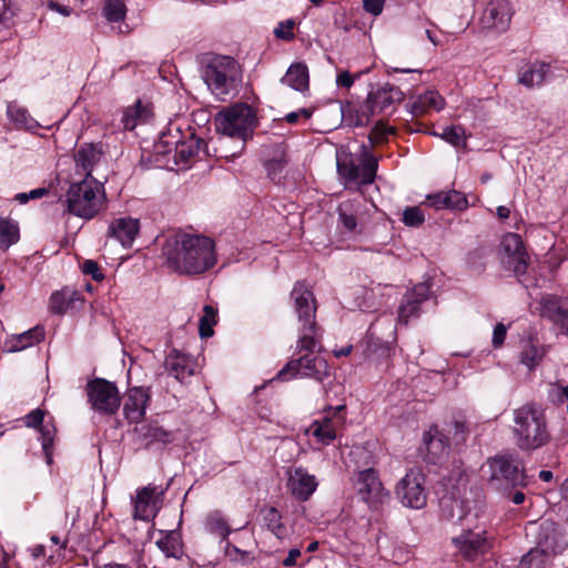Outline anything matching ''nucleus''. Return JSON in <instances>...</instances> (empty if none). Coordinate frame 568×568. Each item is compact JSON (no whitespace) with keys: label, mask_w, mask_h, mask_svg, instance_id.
I'll return each instance as SVG.
<instances>
[{"label":"nucleus","mask_w":568,"mask_h":568,"mask_svg":"<svg viewBox=\"0 0 568 568\" xmlns=\"http://www.w3.org/2000/svg\"><path fill=\"white\" fill-rule=\"evenodd\" d=\"M294 301V308L297 314L301 328L296 348L298 352L313 353L321 339V328L317 326L316 304L313 292L304 282H297L291 293ZM329 376L327 361L317 355L305 354L298 358L291 359L277 373V378L288 381L292 378H313L323 382Z\"/></svg>","instance_id":"obj_1"},{"label":"nucleus","mask_w":568,"mask_h":568,"mask_svg":"<svg viewBox=\"0 0 568 568\" xmlns=\"http://www.w3.org/2000/svg\"><path fill=\"white\" fill-rule=\"evenodd\" d=\"M162 255L168 266L181 275H201L217 262L214 241L199 234L176 233L168 237Z\"/></svg>","instance_id":"obj_2"},{"label":"nucleus","mask_w":568,"mask_h":568,"mask_svg":"<svg viewBox=\"0 0 568 568\" xmlns=\"http://www.w3.org/2000/svg\"><path fill=\"white\" fill-rule=\"evenodd\" d=\"M456 484L439 498L440 517L453 524L471 525L479 518L484 497L477 487L468 486L465 474L457 471Z\"/></svg>","instance_id":"obj_3"},{"label":"nucleus","mask_w":568,"mask_h":568,"mask_svg":"<svg viewBox=\"0 0 568 568\" xmlns=\"http://www.w3.org/2000/svg\"><path fill=\"white\" fill-rule=\"evenodd\" d=\"M511 434L515 445L523 452H534L551 440L545 410L531 403L514 409Z\"/></svg>","instance_id":"obj_4"},{"label":"nucleus","mask_w":568,"mask_h":568,"mask_svg":"<svg viewBox=\"0 0 568 568\" xmlns=\"http://www.w3.org/2000/svg\"><path fill=\"white\" fill-rule=\"evenodd\" d=\"M374 144H339L336 165L341 176L349 182L371 184L377 172V159L372 153Z\"/></svg>","instance_id":"obj_5"},{"label":"nucleus","mask_w":568,"mask_h":568,"mask_svg":"<svg viewBox=\"0 0 568 568\" xmlns=\"http://www.w3.org/2000/svg\"><path fill=\"white\" fill-rule=\"evenodd\" d=\"M104 201V186L95 178L72 182L65 194L68 212L87 220L93 219L102 210Z\"/></svg>","instance_id":"obj_6"},{"label":"nucleus","mask_w":568,"mask_h":568,"mask_svg":"<svg viewBox=\"0 0 568 568\" xmlns=\"http://www.w3.org/2000/svg\"><path fill=\"white\" fill-rule=\"evenodd\" d=\"M256 123L254 110L245 103L230 106L215 116V126L219 132L231 139L243 141L252 138Z\"/></svg>","instance_id":"obj_7"},{"label":"nucleus","mask_w":568,"mask_h":568,"mask_svg":"<svg viewBox=\"0 0 568 568\" xmlns=\"http://www.w3.org/2000/svg\"><path fill=\"white\" fill-rule=\"evenodd\" d=\"M403 100V91L389 83L372 90L356 110V124L364 125L374 115L392 113Z\"/></svg>","instance_id":"obj_8"},{"label":"nucleus","mask_w":568,"mask_h":568,"mask_svg":"<svg viewBox=\"0 0 568 568\" xmlns=\"http://www.w3.org/2000/svg\"><path fill=\"white\" fill-rule=\"evenodd\" d=\"M545 536H539L538 546L530 549L520 560L519 568H550L558 551L557 532L552 523L541 524Z\"/></svg>","instance_id":"obj_9"},{"label":"nucleus","mask_w":568,"mask_h":568,"mask_svg":"<svg viewBox=\"0 0 568 568\" xmlns=\"http://www.w3.org/2000/svg\"><path fill=\"white\" fill-rule=\"evenodd\" d=\"M85 393L92 409L100 414L113 415L121 405L116 385L104 378H94L88 382Z\"/></svg>","instance_id":"obj_10"},{"label":"nucleus","mask_w":568,"mask_h":568,"mask_svg":"<svg viewBox=\"0 0 568 568\" xmlns=\"http://www.w3.org/2000/svg\"><path fill=\"white\" fill-rule=\"evenodd\" d=\"M452 542L459 554L467 560H475L489 549L484 525L473 521L471 525H463L462 532L453 537Z\"/></svg>","instance_id":"obj_11"},{"label":"nucleus","mask_w":568,"mask_h":568,"mask_svg":"<svg viewBox=\"0 0 568 568\" xmlns=\"http://www.w3.org/2000/svg\"><path fill=\"white\" fill-rule=\"evenodd\" d=\"M489 483L496 489H508L525 485V475L513 456H498L488 460Z\"/></svg>","instance_id":"obj_12"},{"label":"nucleus","mask_w":568,"mask_h":568,"mask_svg":"<svg viewBox=\"0 0 568 568\" xmlns=\"http://www.w3.org/2000/svg\"><path fill=\"white\" fill-rule=\"evenodd\" d=\"M170 145L154 144L156 152L150 162L170 171L183 170L187 168L190 159L199 152L201 146V144H173L174 148H169Z\"/></svg>","instance_id":"obj_13"},{"label":"nucleus","mask_w":568,"mask_h":568,"mask_svg":"<svg viewBox=\"0 0 568 568\" xmlns=\"http://www.w3.org/2000/svg\"><path fill=\"white\" fill-rule=\"evenodd\" d=\"M396 495L402 504L420 509L426 505L425 475L417 468L410 469L397 484Z\"/></svg>","instance_id":"obj_14"},{"label":"nucleus","mask_w":568,"mask_h":568,"mask_svg":"<svg viewBox=\"0 0 568 568\" xmlns=\"http://www.w3.org/2000/svg\"><path fill=\"white\" fill-rule=\"evenodd\" d=\"M154 122L153 106L149 102L138 100L133 105L121 111L118 128L124 131L139 130L135 135L148 140V135H143Z\"/></svg>","instance_id":"obj_15"},{"label":"nucleus","mask_w":568,"mask_h":568,"mask_svg":"<svg viewBox=\"0 0 568 568\" xmlns=\"http://www.w3.org/2000/svg\"><path fill=\"white\" fill-rule=\"evenodd\" d=\"M234 60L223 57L210 62L203 71V80L220 99H224L230 92V80L234 70Z\"/></svg>","instance_id":"obj_16"},{"label":"nucleus","mask_w":568,"mask_h":568,"mask_svg":"<svg viewBox=\"0 0 568 568\" xmlns=\"http://www.w3.org/2000/svg\"><path fill=\"white\" fill-rule=\"evenodd\" d=\"M372 210H376L375 205L359 197L343 201L337 206L339 225L347 232H355L358 225L367 222Z\"/></svg>","instance_id":"obj_17"},{"label":"nucleus","mask_w":568,"mask_h":568,"mask_svg":"<svg viewBox=\"0 0 568 568\" xmlns=\"http://www.w3.org/2000/svg\"><path fill=\"white\" fill-rule=\"evenodd\" d=\"M355 487L361 499L371 508H376L388 497L376 470L373 468L357 473Z\"/></svg>","instance_id":"obj_18"},{"label":"nucleus","mask_w":568,"mask_h":568,"mask_svg":"<svg viewBox=\"0 0 568 568\" xmlns=\"http://www.w3.org/2000/svg\"><path fill=\"white\" fill-rule=\"evenodd\" d=\"M343 409H345V405L329 408L325 416L315 419L310 425L306 434L324 446L329 445L336 438L337 428L344 423V417L339 415Z\"/></svg>","instance_id":"obj_19"},{"label":"nucleus","mask_w":568,"mask_h":568,"mask_svg":"<svg viewBox=\"0 0 568 568\" xmlns=\"http://www.w3.org/2000/svg\"><path fill=\"white\" fill-rule=\"evenodd\" d=\"M151 399L150 389L142 386L128 388L124 395L123 415L131 424L140 423Z\"/></svg>","instance_id":"obj_20"},{"label":"nucleus","mask_w":568,"mask_h":568,"mask_svg":"<svg viewBox=\"0 0 568 568\" xmlns=\"http://www.w3.org/2000/svg\"><path fill=\"white\" fill-rule=\"evenodd\" d=\"M501 250L508 258L507 263L513 265L515 275H524L527 272L530 257L525 250L521 237L516 233H507L501 240Z\"/></svg>","instance_id":"obj_21"},{"label":"nucleus","mask_w":568,"mask_h":568,"mask_svg":"<svg viewBox=\"0 0 568 568\" xmlns=\"http://www.w3.org/2000/svg\"><path fill=\"white\" fill-rule=\"evenodd\" d=\"M511 16L508 0H490L481 17L483 28L504 32L509 28Z\"/></svg>","instance_id":"obj_22"},{"label":"nucleus","mask_w":568,"mask_h":568,"mask_svg":"<svg viewBox=\"0 0 568 568\" xmlns=\"http://www.w3.org/2000/svg\"><path fill=\"white\" fill-rule=\"evenodd\" d=\"M75 171L83 178H93L92 172L103 162L104 152L98 144H80L73 153Z\"/></svg>","instance_id":"obj_23"},{"label":"nucleus","mask_w":568,"mask_h":568,"mask_svg":"<svg viewBox=\"0 0 568 568\" xmlns=\"http://www.w3.org/2000/svg\"><path fill=\"white\" fill-rule=\"evenodd\" d=\"M287 488L298 500H307L317 488L315 476L307 473L303 467H295L287 473Z\"/></svg>","instance_id":"obj_24"},{"label":"nucleus","mask_w":568,"mask_h":568,"mask_svg":"<svg viewBox=\"0 0 568 568\" xmlns=\"http://www.w3.org/2000/svg\"><path fill=\"white\" fill-rule=\"evenodd\" d=\"M430 285L426 282L419 283L408 291L398 310V321L407 324L412 317L419 314V305L429 297Z\"/></svg>","instance_id":"obj_25"},{"label":"nucleus","mask_w":568,"mask_h":568,"mask_svg":"<svg viewBox=\"0 0 568 568\" xmlns=\"http://www.w3.org/2000/svg\"><path fill=\"white\" fill-rule=\"evenodd\" d=\"M140 231V222L131 216L112 220L108 226L106 235L118 241L123 247L132 246Z\"/></svg>","instance_id":"obj_26"},{"label":"nucleus","mask_w":568,"mask_h":568,"mask_svg":"<svg viewBox=\"0 0 568 568\" xmlns=\"http://www.w3.org/2000/svg\"><path fill=\"white\" fill-rule=\"evenodd\" d=\"M423 442L426 449L425 458L428 463L436 464L448 454V436L437 426H432L424 434Z\"/></svg>","instance_id":"obj_27"},{"label":"nucleus","mask_w":568,"mask_h":568,"mask_svg":"<svg viewBox=\"0 0 568 568\" xmlns=\"http://www.w3.org/2000/svg\"><path fill=\"white\" fill-rule=\"evenodd\" d=\"M426 204L435 210H458L467 209L468 201L463 193L450 190L448 192L439 191L426 196Z\"/></svg>","instance_id":"obj_28"},{"label":"nucleus","mask_w":568,"mask_h":568,"mask_svg":"<svg viewBox=\"0 0 568 568\" xmlns=\"http://www.w3.org/2000/svg\"><path fill=\"white\" fill-rule=\"evenodd\" d=\"M445 105L444 98L434 90H427L419 94L412 103L406 104L408 113L414 116H422L429 111H440Z\"/></svg>","instance_id":"obj_29"},{"label":"nucleus","mask_w":568,"mask_h":568,"mask_svg":"<svg viewBox=\"0 0 568 568\" xmlns=\"http://www.w3.org/2000/svg\"><path fill=\"white\" fill-rule=\"evenodd\" d=\"M541 314L568 334V300L548 296L542 300Z\"/></svg>","instance_id":"obj_30"},{"label":"nucleus","mask_w":568,"mask_h":568,"mask_svg":"<svg viewBox=\"0 0 568 568\" xmlns=\"http://www.w3.org/2000/svg\"><path fill=\"white\" fill-rule=\"evenodd\" d=\"M165 366L169 374L180 382H184L195 372L194 361L190 356L182 354L176 349H173L168 355Z\"/></svg>","instance_id":"obj_31"},{"label":"nucleus","mask_w":568,"mask_h":568,"mask_svg":"<svg viewBox=\"0 0 568 568\" xmlns=\"http://www.w3.org/2000/svg\"><path fill=\"white\" fill-rule=\"evenodd\" d=\"M44 338V329L41 326H34L21 334L12 335L4 342V348L10 353L21 352L40 343Z\"/></svg>","instance_id":"obj_32"},{"label":"nucleus","mask_w":568,"mask_h":568,"mask_svg":"<svg viewBox=\"0 0 568 568\" xmlns=\"http://www.w3.org/2000/svg\"><path fill=\"white\" fill-rule=\"evenodd\" d=\"M154 488L144 487L136 494L134 518L150 520L155 516Z\"/></svg>","instance_id":"obj_33"},{"label":"nucleus","mask_w":568,"mask_h":568,"mask_svg":"<svg viewBox=\"0 0 568 568\" xmlns=\"http://www.w3.org/2000/svg\"><path fill=\"white\" fill-rule=\"evenodd\" d=\"M308 68L303 62H295L290 65L286 74L282 78L281 82L296 91H305L308 89Z\"/></svg>","instance_id":"obj_34"},{"label":"nucleus","mask_w":568,"mask_h":568,"mask_svg":"<svg viewBox=\"0 0 568 568\" xmlns=\"http://www.w3.org/2000/svg\"><path fill=\"white\" fill-rule=\"evenodd\" d=\"M549 71V64L544 62H534L531 64H527L519 72V83L531 88L535 85H540L547 72Z\"/></svg>","instance_id":"obj_35"},{"label":"nucleus","mask_w":568,"mask_h":568,"mask_svg":"<svg viewBox=\"0 0 568 568\" xmlns=\"http://www.w3.org/2000/svg\"><path fill=\"white\" fill-rule=\"evenodd\" d=\"M140 437L145 442V446L160 443L166 444L171 442V434L156 424L142 425L136 429Z\"/></svg>","instance_id":"obj_36"},{"label":"nucleus","mask_w":568,"mask_h":568,"mask_svg":"<svg viewBox=\"0 0 568 568\" xmlns=\"http://www.w3.org/2000/svg\"><path fill=\"white\" fill-rule=\"evenodd\" d=\"M156 545L166 557L179 559L183 555L181 538L175 531L168 532L156 541Z\"/></svg>","instance_id":"obj_37"},{"label":"nucleus","mask_w":568,"mask_h":568,"mask_svg":"<svg viewBox=\"0 0 568 568\" xmlns=\"http://www.w3.org/2000/svg\"><path fill=\"white\" fill-rule=\"evenodd\" d=\"M19 226L10 219H0V248L7 251L19 241Z\"/></svg>","instance_id":"obj_38"},{"label":"nucleus","mask_w":568,"mask_h":568,"mask_svg":"<svg viewBox=\"0 0 568 568\" xmlns=\"http://www.w3.org/2000/svg\"><path fill=\"white\" fill-rule=\"evenodd\" d=\"M263 521L267 529L277 538H283L286 535V527L282 523L281 513L275 507H268L262 510Z\"/></svg>","instance_id":"obj_39"},{"label":"nucleus","mask_w":568,"mask_h":568,"mask_svg":"<svg viewBox=\"0 0 568 568\" xmlns=\"http://www.w3.org/2000/svg\"><path fill=\"white\" fill-rule=\"evenodd\" d=\"M205 527L211 534L220 536L222 540H226V537L231 532L227 521L220 511H212L207 515Z\"/></svg>","instance_id":"obj_40"},{"label":"nucleus","mask_w":568,"mask_h":568,"mask_svg":"<svg viewBox=\"0 0 568 568\" xmlns=\"http://www.w3.org/2000/svg\"><path fill=\"white\" fill-rule=\"evenodd\" d=\"M8 115L11 121H13L17 125H19L22 129L31 131L38 128L37 121L30 118L28 111L16 103H10L8 105Z\"/></svg>","instance_id":"obj_41"},{"label":"nucleus","mask_w":568,"mask_h":568,"mask_svg":"<svg viewBox=\"0 0 568 568\" xmlns=\"http://www.w3.org/2000/svg\"><path fill=\"white\" fill-rule=\"evenodd\" d=\"M217 311L212 305L203 307V315L200 317L199 332L202 338L211 337L214 333L213 326L216 324Z\"/></svg>","instance_id":"obj_42"},{"label":"nucleus","mask_w":568,"mask_h":568,"mask_svg":"<svg viewBox=\"0 0 568 568\" xmlns=\"http://www.w3.org/2000/svg\"><path fill=\"white\" fill-rule=\"evenodd\" d=\"M126 13L125 0H105L103 16L109 22H118L124 19Z\"/></svg>","instance_id":"obj_43"},{"label":"nucleus","mask_w":568,"mask_h":568,"mask_svg":"<svg viewBox=\"0 0 568 568\" xmlns=\"http://www.w3.org/2000/svg\"><path fill=\"white\" fill-rule=\"evenodd\" d=\"M544 354V349L537 347L531 342H527L521 351V363L529 369H532L542 358Z\"/></svg>","instance_id":"obj_44"},{"label":"nucleus","mask_w":568,"mask_h":568,"mask_svg":"<svg viewBox=\"0 0 568 568\" xmlns=\"http://www.w3.org/2000/svg\"><path fill=\"white\" fill-rule=\"evenodd\" d=\"M444 433L448 436L449 440L458 445L466 440L468 428L465 422L454 420L446 425Z\"/></svg>","instance_id":"obj_45"},{"label":"nucleus","mask_w":568,"mask_h":568,"mask_svg":"<svg viewBox=\"0 0 568 568\" xmlns=\"http://www.w3.org/2000/svg\"><path fill=\"white\" fill-rule=\"evenodd\" d=\"M42 449L45 455L47 464L52 463V447L54 442L55 429L53 426L43 425L40 427Z\"/></svg>","instance_id":"obj_46"},{"label":"nucleus","mask_w":568,"mask_h":568,"mask_svg":"<svg viewBox=\"0 0 568 568\" xmlns=\"http://www.w3.org/2000/svg\"><path fill=\"white\" fill-rule=\"evenodd\" d=\"M402 221L406 226L417 227L425 222V215L418 206H409L404 210Z\"/></svg>","instance_id":"obj_47"},{"label":"nucleus","mask_w":568,"mask_h":568,"mask_svg":"<svg viewBox=\"0 0 568 568\" xmlns=\"http://www.w3.org/2000/svg\"><path fill=\"white\" fill-rule=\"evenodd\" d=\"M440 136L446 140V142H460L467 139L466 130L460 125L445 128Z\"/></svg>","instance_id":"obj_48"},{"label":"nucleus","mask_w":568,"mask_h":568,"mask_svg":"<svg viewBox=\"0 0 568 568\" xmlns=\"http://www.w3.org/2000/svg\"><path fill=\"white\" fill-rule=\"evenodd\" d=\"M396 136V130L394 126H389L386 123L378 121L369 135V141L378 140L382 138Z\"/></svg>","instance_id":"obj_49"},{"label":"nucleus","mask_w":568,"mask_h":568,"mask_svg":"<svg viewBox=\"0 0 568 568\" xmlns=\"http://www.w3.org/2000/svg\"><path fill=\"white\" fill-rule=\"evenodd\" d=\"M225 555L235 561H247L251 556L246 550H242L235 545H232L230 541L225 540Z\"/></svg>","instance_id":"obj_50"},{"label":"nucleus","mask_w":568,"mask_h":568,"mask_svg":"<svg viewBox=\"0 0 568 568\" xmlns=\"http://www.w3.org/2000/svg\"><path fill=\"white\" fill-rule=\"evenodd\" d=\"M50 310L55 314H63L67 310V298L64 293L55 292L50 297Z\"/></svg>","instance_id":"obj_51"},{"label":"nucleus","mask_w":568,"mask_h":568,"mask_svg":"<svg viewBox=\"0 0 568 568\" xmlns=\"http://www.w3.org/2000/svg\"><path fill=\"white\" fill-rule=\"evenodd\" d=\"M82 272L85 275H90L94 281H102L104 278L103 273L97 262L92 260H85L82 264Z\"/></svg>","instance_id":"obj_52"},{"label":"nucleus","mask_w":568,"mask_h":568,"mask_svg":"<svg viewBox=\"0 0 568 568\" xmlns=\"http://www.w3.org/2000/svg\"><path fill=\"white\" fill-rule=\"evenodd\" d=\"M293 28L294 22L292 20H287L286 22L280 23V26L274 30V33L280 39L291 40L294 38Z\"/></svg>","instance_id":"obj_53"},{"label":"nucleus","mask_w":568,"mask_h":568,"mask_svg":"<svg viewBox=\"0 0 568 568\" xmlns=\"http://www.w3.org/2000/svg\"><path fill=\"white\" fill-rule=\"evenodd\" d=\"M43 419H44V413L43 410L37 408V409H33L32 412H30L27 416H26V425L28 427H33V428H40L41 426H43Z\"/></svg>","instance_id":"obj_54"},{"label":"nucleus","mask_w":568,"mask_h":568,"mask_svg":"<svg viewBox=\"0 0 568 568\" xmlns=\"http://www.w3.org/2000/svg\"><path fill=\"white\" fill-rule=\"evenodd\" d=\"M363 8L373 16H379L384 8V0H363Z\"/></svg>","instance_id":"obj_55"},{"label":"nucleus","mask_w":568,"mask_h":568,"mask_svg":"<svg viewBox=\"0 0 568 568\" xmlns=\"http://www.w3.org/2000/svg\"><path fill=\"white\" fill-rule=\"evenodd\" d=\"M507 328L504 324L499 323L494 328L493 334V344L495 347H499L503 345L506 338Z\"/></svg>","instance_id":"obj_56"},{"label":"nucleus","mask_w":568,"mask_h":568,"mask_svg":"<svg viewBox=\"0 0 568 568\" xmlns=\"http://www.w3.org/2000/svg\"><path fill=\"white\" fill-rule=\"evenodd\" d=\"M361 73H357L353 77L348 71L341 72L336 78V83L338 87L351 88L356 78H359Z\"/></svg>","instance_id":"obj_57"},{"label":"nucleus","mask_w":568,"mask_h":568,"mask_svg":"<svg viewBox=\"0 0 568 568\" xmlns=\"http://www.w3.org/2000/svg\"><path fill=\"white\" fill-rule=\"evenodd\" d=\"M551 396L558 402L564 403L568 400V386L554 385L551 388Z\"/></svg>","instance_id":"obj_58"},{"label":"nucleus","mask_w":568,"mask_h":568,"mask_svg":"<svg viewBox=\"0 0 568 568\" xmlns=\"http://www.w3.org/2000/svg\"><path fill=\"white\" fill-rule=\"evenodd\" d=\"M301 116L307 120L311 116V111L308 109H301L286 114L285 119L288 123H296Z\"/></svg>","instance_id":"obj_59"},{"label":"nucleus","mask_w":568,"mask_h":568,"mask_svg":"<svg viewBox=\"0 0 568 568\" xmlns=\"http://www.w3.org/2000/svg\"><path fill=\"white\" fill-rule=\"evenodd\" d=\"M284 161L282 159H272L266 160L264 165L266 170L268 171V174H275L277 171H281L283 168Z\"/></svg>","instance_id":"obj_60"},{"label":"nucleus","mask_w":568,"mask_h":568,"mask_svg":"<svg viewBox=\"0 0 568 568\" xmlns=\"http://www.w3.org/2000/svg\"><path fill=\"white\" fill-rule=\"evenodd\" d=\"M301 557V550L298 548H293L288 551L287 557L283 560L284 567H293L296 565L297 558Z\"/></svg>","instance_id":"obj_61"},{"label":"nucleus","mask_w":568,"mask_h":568,"mask_svg":"<svg viewBox=\"0 0 568 568\" xmlns=\"http://www.w3.org/2000/svg\"><path fill=\"white\" fill-rule=\"evenodd\" d=\"M11 8L9 0H0V22L8 20L11 17Z\"/></svg>","instance_id":"obj_62"},{"label":"nucleus","mask_w":568,"mask_h":568,"mask_svg":"<svg viewBox=\"0 0 568 568\" xmlns=\"http://www.w3.org/2000/svg\"><path fill=\"white\" fill-rule=\"evenodd\" d=\"M505 493L516 505H520L525 501V494L523 491L516 490L514 494H511L510 489L508 488L505 490Z\"/></svg>","instance_id":"obj_63"},{"label":"nucleus","mask_w":568,"mask_h":568,"mask_svg":"<svg viewBox=\"0 0 568 568\" xmlns=\"http://www.w3.org/2000/svg\"><path fill=\"white\" fill-rule=\"evenodd\" d=\"M49 8L54 10V11H57V12H59V13H61L64 17H68L71 13V9L69 7L60 4L58 2H52L51 1L49 3Z\"/></svg>","instance_id":"obj_64"}]
</instances>
